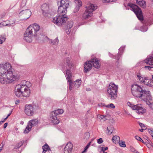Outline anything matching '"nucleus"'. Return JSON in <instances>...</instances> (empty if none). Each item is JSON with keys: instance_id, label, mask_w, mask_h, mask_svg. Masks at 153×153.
<instances>
[{"instance_id": "nucleus-1", "label": "nucleus", "mask_w": 153, "mask_h": 153, "mask_svg": "<svg viewBox=\"0 0 153 153\" xmlns=\"http://www.w3.org/2000/svg\"><path fill=\"white\" fill-rule=\"evenodd\" d=\"M9 63L0 64V82L3 84L11 83L18 81L20 75L18 71L13 73Z\"/></svg>"}, {"instance_id": "nucleus-2", "label": "nucleus", "mask_w": 153, "mask_h": 153, "mask_svg": "<svg viewBox=\"0 0 153 153\" xmlns=\"http://www.w3.org/2000/svg\"><path fill=\"white\" fill-rule=\"evenodd\" d=\"M57 4L59 5L58 10V13L62 14V15L54 17L53 20V22L58 25H60L65 23L68 20L67 18L65 17L63 15H65L67 12L69 3L67 0H57Z\"/></svg>"}, {"instance_id": "nucleus-3", "label": "nucleus", "mask_w": 153, "mask_h": 153, "mask_svg": "<svg viewBox=\"0 0 153 153\" xmlns=\"http://www.w3.org/2000/svg\"><path fill=\"white\" fill-rule=\"evenodd\" d=\"M22 83H25V85L18 84L16 85L15 89V95L18 97L22 96L25 97H29L30 92L28 86H30L31 85V83L29 81H22Z\"/></svg>"}, {"instance_id": "nucleus-4", "label": "nucleus", "mask_w": 153, "mask_h": 153, "mask_svg": "<svg viewBox=\"0 0 153 153\" xmlns=\"http://www.w3.org/2000/svg\"><path fill=\"white\" fill-rule=\"evenodd\" d=\"M39 29L40 26L36 24L30 25L28 27L24 34V39L27 42H30L31 41V35L36 36V33Z\"/></svg>"}, {"instance_id": "nucleus-5", "label": "nucleus", "mask_w": 153, "mask_h": 153, "mask_svg": "<svg viewBox=\"0 0 153 153\" xmlns=\"http://www.w3.org/2000/svg\"><path fill=\"white\" fill-rule=\"evenodd\" d=\"M131 90L134 96L136 97H142L144 99L147 98L149 94V91L143 90L140 86L136 84L132 85Z\"/></svg>"}, {"instance_id": "nucleus-6", "label": "nucleus", "mask_w": 153, "mask_h": 153, "mask_svg": "<svg viewBox=\"0 0 153 153\" xmlns=\"http://www.w3.org/2000/svg\"><path fill=\"white\" fill-rule=\"evenodd\" d=\"M117 85L114 83H110L107 89V93L111 100H114L117 98Z\"/></svg>"}, {"instance_id": "nucleus-7", "label": "nucleus", "mask_w": 153, "mask_h": 153, "mask_svg": "<svg viewBox=\"0 0 153 153\" xmlns=\"http://www.w3.org/2000/svg\"><path fill=\"white\" fill-rule=\"evenodd\" d=\"M128 6L130 7V9L135 13L139 20L141 21H143V20L142 10L137 5L129 3L128 4Z\"/></svg>"}, {"instance_id": "nucleus-8", "label": "nucleus", "mask_w": 153, "mask_h": 153, "mask_svg": "<svg viewBox=\"0 0 153 153\" xmlns=\"http://www.w3.org/2000/svg\"><path fill=\"white\" fill-rule=\"evenodd\" d=\"M97 8V6L93 4H91L86 10L82 16V19H86L91 17L93 15V11Z\"/></svg>"}, {"instance_id": "nucleus-9", "label": "nucleus", "mask_w": 153, "mask_h": 153, "mask_svg": "<svg viewBox=\"0 0 153 153\" xmlns=\"http://www.w3.org/2000/svg\"><path fill=\"white\" fill-rule=\"evenodd\" d=\"M25 112L28 116H32L34 114L33 107L30 104L26 105L25 106Z\"/></svg>"}, {"instance_id": "nucleus-10", "label": "nucleus", "mask_w": 153, "mask_h": 153, "mask_svg": "<svg viewBox=\"0 0 153 153\" xmlns=\"http://www.w3.org/2000/svg\"><path fill=\"white\" fill-rule=\"evenodd\" d=\"M50 120L54 124H57L59 122V120L57 117V115L53 112H51V113Z\"/></svg>"}, {"instance_id": "nucleus-11", "label": "nucleus", "mask_w": 153, "mask_h": 153, "mask_svg": "<svg viewBox=\"0 0 153 153\" xmlns=\"http://www.w3.org/2000/svg\"><path fill=\"white\" fill-rule=\"evenodd\" d=\"M73 147V144L71 143L68 142L64 148V153H71Z\"/></svg>"}, {"instance_id": "nucleus-12", "label": "nucleus", "mask_w": 153, "mask_h": 153, "mask_svg": "<svg viewBox=\"0 0 153 153\" xmlns=\"http://www.w3.org/2000/svg\"><path fill=\"white\" fill-rule=\"evenodd\" d=\"M92 64L93 66L97 68H99L100 66V62L99 59L96 58H94L92 59L91 61Z\"/></svg>"}, {"instance_id": "nucleus-13", "label": "nucleus", "mask_w": 153, "mask_h": 153, "mask_svg": "<svg viewBox=\"0 0 153 153\" xmlns=\"http://www.w3.org/2000/svg\"><path fill=\"white\" fill-rule=\"evenodd\" d=\"M66 74L67 76V79L69 83V88L70 90H71V85L72 84V82L71 80L72 75L70 71L69 70H67L66 71Z\"/></svg>"}, {"instance_id": "nucleus-14", "label": "nucleus", "mask_w": 153, "mask_h": 153, "mask_svg": "<svg viewBox=\"0 0 153 153\" xmlns=\"http://www.w3.org/2000/svg\"><path fill=\"white\" fill-rule=\"evenodd\" d=\"M41 9L43 12V14L44 15L47 13L49 10V5L45 3L43 4L41 7Z\"/></svg>"}, {"instance_id": "nucleus-15", "label": "nucleus", "mask_w": 153, "mask_h": 153, "mask_svg": "<svg viewBox=\"0 0 153 153\" xmlns=\"http://www.w3.org/2000/svg\"><path fill=\"white\" fill-rule=\"evenodd\" d=\"M137 107L135 110H137V113L140 114H143L146 112V110L142 107L141 105H137Z\"/></svg>"}, {"instance_id": "nucleus-16", "label": "nucleus", "mask_w": 153, "mask_h": 153, "mask_svg": "<svg viewBox=\"0 0 153 153\" xmlns=\"http://www.w3.org/2000/svg\"><path fill=\"white\" fill-rule=\"evenodd\" d=\"M92 64L91 61L86 62L85 63L84 66L85 71L87 72V71L90 70L92 68Z\"/></svg>"}, {"instance_id": "nucleus-17", "label": "nucleus", "mask_w": 153, "mask_h": 153, "mask_svg": "<svg viewBox=\"0 0 153 153\" xmlns=\"http://www.w3.org/2000/svg\"><path fill=\"white\" fill-rule=\"evenodd\" d=\"M65 64H66L68 67L70 68L74 66V62L72 61H71L70 59L69 58L66 59L65 60Z\"/></svg>"}, {"instance_id": "nucleus-18", "label": "nucleus", "mask_w": 153, "mask_h": 153, "mask_svg": "<svg viewBox=\"0 0 153 153\" xmlns=\"http://www.w3.org/2000/svg\"><path fill=\"white\" fill-rule=\"evenodd\" d=\"M73 22L71 21L68 22L67 25V29L66 31V33L68 34L70 32V29L73 26Z\"/></svg>"}, {"instance_id": "nucleus-19", "label": "nucleus", "mask_w": 153, "mask_h": 153, "mask_svg": "<svg viewBox=\"0 0 153 153\" xmlns=\"http://www.w3.org/2000/svg\"><path fill=\"white\" fill-rule=\"evenodd\" d=\"M145 62L150 65H153V57L150 56L148 57L145 61Z\"/></svg>"}, {"instance_id": "nucleus-20", "label": "nucleus", "mask_w": 153, "mask_h": 153, "mask_svg": "<svg viewBox=\"0 0 153 153\" xmlns=\"http://www.w3.org/2000/svg\"><path fill=\"white\" fill-rule=\"evenodd\" d=\"M152 82V80L149 79L148 77H144L143 83L147 85L151 86Z\"/></svg>"}, {"instance_id": "nucleus-21", "label": "nucleus", "mask_w": 153, "mask_h": 153, "mask_svg": "<svg viewBox=\"0 0 153 153\" xmlns=\"http://www.w3.org/2000/svg\"><path fill=\"white\" fill-rule=\"evenodd\" d=\"M137 4L141 7L142 8H145L146 7V2L145 1H140L141 3H138V1L136 0Z\"/></svg>"}, {"instance_id": "nucleus-22", "label": "nucleus", "mask_w": 153, "mask_h": 153, "mask_svg": "<svg viewBox=\"0 0 153 153\" xmlns=\"http://www.w3.org/2000/svg\"><path fill=\"white\" fill-rule=\"evenodd\" d=\"M76 3L77 4V6L76 7V10L75 12H76L78 11L79 9V7L82 6V2L80 1H76Z\"/></svg>"}, {"instance_id": "nucleus-23", "label": "nucleus", "mask_w": 153, "mask_h": 153, "mask_svg": "<svg viewBox=\"0 0 153 153\" xmlns=\"http://www.w3.org/2000/svg\"><path fill=\"white\" fill-rule=\"evenodd\" d=\"M38 123V120L36 119H34L30 121L29 122L28 124L32 126H33L36 125Z\"/></svg>"}, {"instance_id": "nucleus-24", "label": "nucleus", "mask_w": 153, "mask_h": 153, "mask_svg": "<svg viewBox=\"0 0 153 153\" xmlns=\"http://www.w3.org/2000/svg\"><path fill=\"white\" fill-rule=\"evenodd\" d=\"M81 80L80 79H77L76 80L74 83H72V84H74V86L75 87H78L79 85H81ZM72 85V84L71 85V86ZM71 88H72L71 87Z\"/></svg>"}, {"instance_id": "nucleus-25", "label": "nucleus", "mask_w": 153, "mask_h": 153, "mask_svg": "<svg viewBox=\"0 0 153 153\" xmlns=\"http://www.w3.org/2000/svg\"><path fill=\"white\" fill-rule=\"evenodd\" d=\"M112 140L113 143H116L120 141V137L117 136H114L113 137Z\"/></svg>"}, {"instance_id": "nucleus-26", "label": "nucleus", "mask_w": 153, "mask_h": 153, "mask_svg": "<svg viewBox=\"0 0 153 153\" xmlns=\"http://www.w3.org/2000/svg\"><path fill=\"white\" fill-rule=\"evenodd\" d=\"M52 112L55 114H56L57 115L62 114L64 112V111L63 109H58L56 110L52 111Z\"/></svg>"}, {"instance_id": "nucleus-27", "label": "nucleus", "mask_w": 153, "mask_h": 153, "mask_svg": "<svg viewBox=\"0 0 153 153\" xmlns=\"http://www.w3.org/2000/svg\"><path fill=\"white\" fill-rule=\"evenodd\" d=\"M32 127V126L28 124V125H27L26 128L24 131V133L25 134L28 133L31 130Z\"/></svg>"}, {"instance_id": "nucleus-28", "label": "nucleus", "mask_w": 153, "mask_h": 153, "mask_svg": "<svg viewBox=\"0 0 153 153\" xmlns=\"http://www.w3.org/2000/svg\"><path fill=\"white\" fill-rule=\"evenodd\" d=\"M42 148L43 149V153H45L47 151L50 150L49 146L46 144L43 146Z\"/></svg>"}, {"instance_id": "nucleus-29", "label": "nucleus", "mask_w": 153, "mask_h": 153, "mask_svg": "<svg viewBox=\"0 0 153 153\" xmlns=\"http://www.w3.org/2000/svg\"><path fill=\"white\" fill-rule=\"evenodd\" d=\"M6 39L5 36L4 35H1L0 36V44H2Z\"/></svg>"}, {"instance_id": "nucleus-30", "label": "nucleus", "mask_w": 153, "mask_h": 153, "mask_svg": "<svg viewBox=\"0 0 153 153\" xmlns=\"http://www.w3.org/2000/svg\"><path fill=\"white\" fill-rule=\"evenodd\" d=\"M127 105L129 107H131L133 110H135L137 107V105H134L129 102L127 103Z\"/></svg>"}, {"instance_id": "nucleus-31", "label": "nucleus", "mask_w": 153, "mask_h": 153, "mask_svg": "<svg viewBox=\"0 0 153 153\" xmlns=\"http://www.w3.org/2000/svg\"><path fill=\"white\" fill-rule=\"evenodd\" d=\"M146 103L152 109H153V102L152 101L146 100Z\"/></svg>"}, {"instance_id": "nucleus-32", "label": "nucleus", "mask_w": 153, "mask_h": 153, "mask_svg": "<svg viewBox=\"0 0 153 153\" xmlns=\"http://www.w3.org/2000/svg\"><path fill=\"white\" fill-rule=\"evenodd\" d=\"M119 145L120 146L123 147H126V145L125 143V142L124 141H120L119 142Z\"/></svg>"}, {"instance_id": "nucleus-33", "label": "nucleus", "mask_w": 153, "mask_h": 153, "mask_svg": "<svg viewBox=\"0 0 153 153\" xmlns=\"http://www.w3.org/2000/svg\"><path fill=\"white\" fill-rule=\"evenodd\" d=\"M137 76L139 80L141 82L143 83L144 80V78H143V77H142L139 75H137Z\"/></svg>"}, {"instance_id": "nucleus-34", "label": "nucleus", "mask_w": 153, "mask_h": 153, "mask_svg": "<svg viewBox=\"0 0 153 153\" xmlns=\"http://www.w3.org/2000/svg\"><path fill=\"white\" fill-rule=\"evenodd\" d=\"M105 106L108 108H115V106L112 103H111L109 105H106Z\"/></svg>"}, {"instance_id": "nucleus-35", "label": "nucleus", "mask_w": 153, "mask_h": 153, "mask_svg": "<svg viewBox=\"0 0 153 153\" xmlns=\"http://www.w3.org/2000/svg\"><path fill=\"white\" fill-rule=\"evenodd\" d=\"M136 139L138 140L140 142H142L143 143H144V142L141 137H139L138 136H136Z\"/></svg>"}, {"instance_id": "nucleus-36", "label": "nucleus", "mask_w": 153, "mask_h": 153, "mask_svg": "<svg viewBox=\"0 0 153 153\" xmlns=\"http://www.w3.org/2000/svg\"><path fill=\"white\" fill-rule=\"evenodd\" d=\"M116 0H102L103 3H108L115 1Z\"/></svg>"}, {"instance_id": "nucleus-37", "label": "nucleus", "mask_w": 153, "mask_h": 153, "mask_svg": "<svg viewBox=\"0 0 153 153\" xmlns=\"http://www.w3.org/2000/svg\"><path fill=\"white\" fill-rule=\"evenodd\" d=\"M91 143V142L89 143H88V144L85 147L84 150L83 151V152L86 151V150L89 148V147Z\"/></svg>"}, {"instance_id": "nucleus-38", "label": "nucleus", "mask_w": 153, "mask_h": 153, "mask_svg": "<svg viewBox=\"0 0 153 153\" xmlns=\"http://www.w3.org/2000/svg\"><path fill=\"white\" fill-rule=\"evenodd\" d=\"M1 25H2V27L7 26L8 25V24H6L5 22H2L1 23Z\"/></svg>"}, {"instance_id": "nucleus-39", "label": "nucleus", "mask_w": 153, "mask_h": 153, "mask_svg": "<svg viewBox=\"0 0 153 153\" xmlns=\"http://www.w3.org/2000/svg\"><path fill=\"white\" fill-rule=\"evenodd\" d=\"M103 141L102 140V138H100L99 139L97 140V143L99 144L103 142Z\"/></svg>"}, {"instance_id": "nucleus-40", "label": "nucleus", "mask_w": 153, "mask_h": 153, "mask_svg": "<svg viewBox=\"0 0 153 153\" xmlns=\"http://www.w3.org/2000/svg\"><path fill=\"white\" fill-rule=\"evenodd\" d=\"M140 126L142 128L144 129H146V127L142 123H140L139 124Z\"/></svg>"}, {"instance_id": "nucleus-41", "label": "nucleus", "mask_w": 153, "mask_h": 153, "mask_svg": "<svg viewBox=\"0 0 153 153\" xmlns=\"http://www.w3.org/2000/svg\"><path fill=\"white\" fill-rule=\"evenodd\" d=\"M108 147H102V151H103V152H104L105 150H108Z\"/></svg>"}, {"instance_id": "nucleus-42", "label": "nucleus", "mask_w": 153, "mask_h": 153, "mask_svg": "<svg viewBox=\"0 0 153 153\" xmlns=\"http://www.w3.org/2000/svg\"><path fill=\"white\" fill-rule=\"evenodd\" d=\"M10 114H9L8 115L7 117L4 119V120L3 121H2V122L3 123L7 119V118L10 116Z\"/></svg>"}, {"instance_id": "nucleus-43", "label": "nucleus", "mask_w": 153, "mask_h": 153, "mask_svg": "<svg viewBox=\"0 0 153 153\" xmlns=\"http://www.w3.org/2000/svg\"><path fill=\"white\" fill-rule=\"evenodd\" d=\"M145 68H147L148 70H150L152 68V67L149 66H145Z\"/></svg>"}, {"instance_id": "nucleus-44", "label": "nucleus", "mask_w": 153, "mask_h": 153, "mask_svg": "<svg viewBox=\"0 0 153 153\" xmlns=\"http://www.w3.org/2000/svg\"><path fill=\"white\" fill-rule=\"evenodd\" d=\"M7 126V123H6L4 125V128H5Z\"/></svg>"}, {"instance_id": "nucleus-45", "label": "nucleus", "mask_w": 153, "mask_h": 153, "mask_svg": "<svg viewBox=\"0 0 153 153\" xmlns=\"http://www.w3.org/2000/svg\"><path fill=\"white\" fill-rule=\"evenodd\" d=\"M3 146V145L1 146V145H0V152L1 151L2 148Z\"/></svg>"}, {"instance_id": "nucleus-46", "label": "nucleus", "mask_w": 153, "mask_h": 153, "mask_svg": "<svg viewBox=\"0 0 153 153\" xmlns=\"http://www.w3.org/2000/svg\"><path fill=\"white\" fill-rule=\"evenodd\" d=\"M144 129V128H143V129H140V131L141 132H143V130L144 129Z\"/></svg>"}, {"instance_id": "nucleus-47", "label": "nucleus", "mask_w": 153, "mask_h": 153, "mask_svg": "<svg viewBox=\"0 0 153 153\" xmlns=\"http://www.w3.org/2000/svg\"><path fill=\"white\" fill-rule=\"evenodd\" d=\"M2 27V25H1V23H0V27Z\"/></svg>"}, {"instance_id": "nucleus-48", "label": "nucleus", "mask_w": 153, "mask_h": 153, "mask_svg": "<svg viewBox=\"0 0 153 153\" xmlns=\"http://www.w3.org/2000/svg\"><path fill=\"white\" fill-rule=\"evenodd\" d=\"M23 123H24V122H23V121H22V122H21V124H23Z\"/></svg>"}, {"instance_id": "nucleus-49", "label": "nucleus", "mask_w": 153, "mask_h": 153, "mask_svg": "<svg viewBox=\"0 0 153 153\" xmlns=\"http://www.w3.org/2000/svg\"><path fill=\"white\" fill-rule=\"evenodd\" d=\"M102 153H107V152H104H104H103Z\"/></svg>"}, {"instance_id": "nucleus-50", "label": "nucleus", "mask_w": 153, "mask_h": 153, "mask_svg": "<svg viewBox=\"0 0 153 153\" xmlns=\"http://www.w3.org/2000/svg\"><path fill=\"white\" fill-rule=\"evenodd\" d=\"M100 117H101V116L102 117H101L102 118V117L103 116H101V115H100Z\"/></svg>"}, {"instance_id": "nucleus-51", "label": "nucleus", "mask_w": 153, "mask_h": 153, "mask_svg": "<svg viewBox=\"0 0 153 153\" xmlns=\"http://www.w3.org/2000/svg\"><path fill=\"white\" fill-rule=\"evenodd\" d=\"M152 79H153V75L152 76Z\"/></svg>"}, {"instance_id": "nucleus-52", "label": "nucleus", "mask_w": 153, "mask_h": 153, "mask_svg": "<svg viewBox=\"0 0 153 153\" xmlns=\"http://www.w3.org/2000/svg\"><path fill=\"white\" fill-rule=\"evenodd\" d=\"M152 138H153V136L152 135Z\"/></svg>"}, {"instance_id": "nucleus-53", "label": "nucleus", "mask_w": 153, "mask_h": 153, "mask_svg": "<svg viewBox=\"0 0 153 153\" xmlns=\"http://www.w3.org/2000/svg\"><path fill=\"white\" fill-rule=\"evenodd\" d=\"M15 23V21H14L13 23Z\"/></svg>"}]
</instances>
